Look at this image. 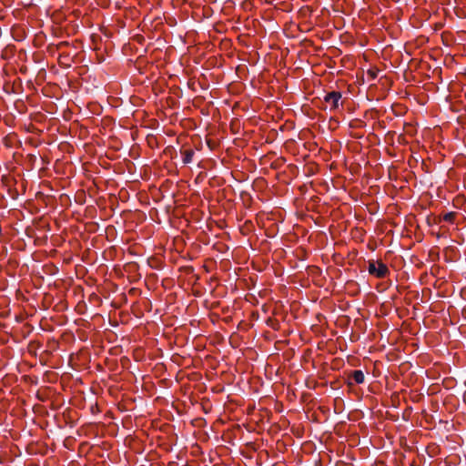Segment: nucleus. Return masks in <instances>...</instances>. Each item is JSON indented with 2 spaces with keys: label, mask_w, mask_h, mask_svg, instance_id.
<instances>
[{
  "label": "nucleus",
  "mask_w": 466,
  "mask_h": 466,
  "mask_svg": "<svg viewBox=\"0 0 466 466\" xmlns=\"http://www.w3.org/2000/svg\"><path fill=\"white\" fill-rule=\"evenodd\" d=\"M194 152L192 150H186L183 154V162L188 164L192 161Z\"/></svg>",
  "instance_id": "nucleus-4"
},
{
  "label": "nucleus",
  "mask_w": 466,
  "mask_h": 466,
  "mask_svg": "<svg viewBox=\"0 0 466 466\" xmlns=\"http://www.w3.org/2000/svg\"><path fill=\"white\" fill-rule=\"evenodd\" d=\"M369 273L377 278L382 279L389 273L388 267L382 262H370L369 264Z\"/></svg>",
  "instance_id": "nucleus-1"
},
{
  "label": "nucleus",
  "mask_w": 466,
  "mask_h": 466,
  "mask_svg": "<svg viewBox=\"0 0 466 466\" xmlns=\"http://www.w3.org/2000/svg\"><path fill=\"white\" fill-rule=\"evenodd\" d=\"M340 99H341V94H340V92H337V91H332L330 93H328L324 96V101L327 104V106L329 107L330 110H334L339 107Z\"/></svg>",
  "instance_id": "nucleus-2"
},
{
  "label": "nucleus",
  "mask_w": 466,
  "mask_h": 466,
  "mask_svg": "<svg viewBox=\"0 0 466 466\" xmlns=\"http://www.w3.org/2000/svg\"><path fill=\"white\" fill-rule=\"evenodd\" d=\"M451 217H452V215H451V214H447V215L444 217V219H445V220H447V221H448V220H451Z\"/></svg>",
  "instance_id": "nucleus-5"
},
{
  "label": "nucleus",
  "mask_w": 466,
  "mask_h": 466,
  "mask_svg": "<svg viewBox=\"0 0 466 466\" xmlns=\"http://www.w3.org/2000/svg\"><path fill=\"white\" fill-rule=\"evenodd\" d=\"M351 378L357 384H361L364 382L365 377L364 373L361 370H356L352 372Z\"/></svg>",
  "instance_id": "nucleus-3"
}]
</instances>
